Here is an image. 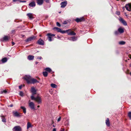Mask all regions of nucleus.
<instances>
[{
    "instance_id": "nucleus-28",
    "label": "nucleus",
    "mask_w": 131,
    "mask_h": 131,
    "mask_svg": "<svg viewBox=\"0 0 131 131\" xmlns=\"http://www.w3.org/2000/svg\"><path fill=\"white\" fill-rule=\"evenodd\" d=\"M45 70L46 71L49 72H50L51 71V69L49 68H46Z\"/></svg>"
},
{
    "instance_id": "nucleus-22",
    "label": "nucleus",
    "mask_w": 131,
    "mask_h": 131,
    "mask_svg": "<svg viewBox=\"0 0 131 131\" xmlns=\"http://www.w3.org/2000/svg\"><path fill=\"white\" fill-rule=\"evenodd\" d=\"M71 31V29H69L67 30H62V34H64L65 33H68V32H69L70 31Z\"/></svg>"
},
{
    "instance_id": "nucleus-61",
    "label": "nucleus",
    "mask_w": 131,
    "mask_h": 131,
    "mask_svg": "<svg viewBox=\"0 0 131 131\" xmlns=\"http://www.w3.org/2000/svg\"><path fill=\"white\" fill-rule=\"evenodd\" d=\"M117 0V1H118L119 0Z\"/></svg>"
},
{
    "instance_id": "nucleus-25",
    "label": "nucleus",
    "mask_w": 131,
    "mask_h": 131,
    "mask_svg": "<svg viewBox=\"0 0 131 131\" xmlns=\"http://www.w3.org/2000/svg\"><path fill=\"white\" fill-rule=\"evenodd\" d=\"M118 31L120 34L122 33L123 32V29L120 27L118 29Z\"/></svg>"
},
{
    "instance_id": "nucleus-8",
    "label": "nucleus",
    "mask_w": 131,
    "mask_h": 131,
    "mask_svg": "<svg viewBox=\"0 0 131 131\" xmlns=\"http://www.w3.org/2000/svg\"><path fill=\"white\" fill-rule=\"evenodd\" d=\"M31 92L32 94V95H33L36 94V90L34 87H32L31 88Z\"/></svg>"
},
{
    "instance_id": "nucleus-38",
    "label": "nucleus",
    "mask_w": 131,
    "mask_h": 131,
    "mask_svg": "<svg viewBox=\"0 0 131 131\" xmlns=\"http://www.w3.org/2000/svg\"><path fill=\"white\" fill-rule=\"evenodd\" d=\"M116 14L118 15H119L120 14V12L119 11H117L116 12Z\"/></svg>"
},
{
    "instance_id": "nucleus-48",
    "label": "nucleus",
    "mask_w": 131,
    "mask_h": 131,
    "mask_svg": "<svg viewBox=\"0 0 131 131\" xmlns=\"http://www.w3.org/2000/svg\"><path fill=\"white\" fill-rule=\"evenodd\" d=\"M128 57L130 58V59H131V54H129L128 55Z\"/></svg>"
},
{
    "instance_id": "nucleus-42",
    "label": "nucleus",
    "mask_w": 131,
    "mask_h": 131,
    "mask_svg": "<svg viewBox=\"0 0 131 131\" xmlns=\"http://www.w3.org/2000/svg\"><path fill=\"white\" fill-rule=\"evenodd\" d=\"M61 117L60 116L59 117L58 119V120H57L58 122H59V121H60L61 120Z\"/></svg>"
},
{
    "instance_id": "nucleus-57",
    "label": "nucleus",
    "mask_w": 131,
    "mask_h": 131,
    "mask_svg": "<svg viewBox=\"0 0 131 131\" xmlns=\"http://www.w3.org/2000/svg\"><path fill=\"white\" fill-rule=\"evenodd\" d=\"M130 66L131 67V63L130 64Z\"/></svg>"
},
{
    "instance_id": "nucleus-45",
    "label": "nucleus",
    "mask_w": 131,
    "mask_h": 131,
    "mask_svg": "<svg viewBox=\"0 0 131 131\" xmlns=\"http://www.w3.org/2000/svg\"><path fill=\"white\" fill-rule=\"evenodd\" d=\"M37 59H42V58L41 57H38L37 58Z\"/></svg>"
},
{
    "instance_id": "nucleus-54",
    "label": "nucleus",
    "mask_w": 131,
    "mask_h": 131,
    "mask_svg": "<svg viewBox=\"0 0 131 131\" xmlns=\"http://www.w3.org/2000/svg\"><path fill=\"white\" fill-rule=\"evenodd\" d=\"M37 107L38 108H39L40 107V106L39 105H38L37 106Z\"/></svg>"
},
{
    "instance_id": "nucleus-16",
    "label": "nucleus",
    "mask_w": 131,
    "mask_h": 131,
    "mask_svg": "<svg viewBox=\"0 0 131 131\" xmlns=\"http://www.w3.org/2000/svg\"><path fill=\"white\" fill-rule=\"evenodd\" d=\"M77 38L74 37H70L69 38V39L71 40L75 41L77 40Z\"/></svg>"
},
{
    "instance_id": "nucleus-59",
    "label": "nucleus",
    "mask_w": 131,
    "mask_h": 131,
    "mask_svg": "<svg viewBox=\"0 0 131 131\" xmlns=\"http://www.w3.org/2000/svg\"><path fill=\"white\" fill-rule=\"evenodd\" d=\"M130 74L131 75V72L130 73Z\"/></svg>"
},
{
    "instance_id": "nucleus-53",
    "label": "nucleus",
    "mask_w": 131,
    "mask_h": 131,
    "mask_svg": "<svg viewBox=\"0 0 131 131\" xmlns=\"http://www.w3.org/2000/svg\"><path fill=\"white\" fill-rule=\"evenodd\" d=\"M13 1L14 2H15L17 1V0H13Z\"/></svg>"
},
{
    "instance_id": "nucleus-18",
    "label": "nucleus",
    "mask_w": 131,
    "mask_h": 131,
    "mask_svg": "<svg viewBox=\"0 0 131 131\" xmlns=\"http://www.w3.org/2000/svg\"><path fill=\"white\" fill-rule=\"evenodd\" d=\"M36 5L35 2H32L29 4V5L30 7H34Z\"/></svg>"
},
{
    "instance_id": "nucleus-39",
    "label": "nucleus",
    "mask_w": 131,
    "mask_h": 131,
    "mask_svg": "<svg viewBox=\"0 0 131 131\" xmlns=\"http://www.w3.org/2000/svg\"><path fill=\"white\" fill-rule=\"evenodd\" d=\"M63 24H67V22L66 21H64L63 23Z\"/></svg>"
},
{
    "instance_id": "nucleus-23",
    "label": "nucleus",
    "mask_w": 131,
    "mask_h": 131,
    "mask_svg": "<svg viewBox=\"0 0 131 131\" xmlns=\"http://www.w3.org/2000/svg\"><path fill=\"white\" fill-rule=\"evenodd\" d=\"M47 36H48V37L52 38V37L54 36L55 35L54 34H52L51 33H48L47 34Z\"/></svg>"
},
{
    "instance_id": "nucleus-50",
    "label": "nucleus",
    "mask_w": 131,
    "mask_h": 131,
    "mask_svg": "<svg viewBox=\"0 0 131 131\" xmlns=\"http://www.w3.org/2000/svg\"><path fill=\"white\" fill-rule=\"evenodd\" d=\"M52 131H56V128H54L53 129Z\"/></svg>"
},
{
    "instance_id": "nucleus-21",
    "label": "nucleus",
    "mask_w": 131,
    "mask_h": 131,
    "mask_svg": "<svg viewBox=\"0 0 131 131\" xmlns=\"http://www.w3.org/2000/svg\"><path fill=\"white\" fill-rule=\"evenodd\" d=\"M106 124L108 126H109L110 125V123L109 121V119L108 118H107L106 121Z\"/></svg>"
},
{
    "instance_id": "nucleus-20",
    "label": "nucleus",
    "mask_w": 131,
    "mask_h": 131,
    "mask_svg": "<svg viewBox=\"0 0 131 131\" xmlns=\"http://www.w3.org/2000/svg\"><path fill=\"white\" fill-rule=\"evenodd\" d=\"M68 35H76V34L73 31H71L68 32Z\"/></svg>"
},
{
    "instance_id": "nucleus-11",
    "label": "nucleus",
    "mask_w": 131,
    "mask_h": 131,
    "mask_svg": "<svg viewBox=\"0 0 131 131\" xmlns=\"http://www.w3.org/2000/svg\"><path fill=\"white\" fill-rule=\"evenodd\" d=\"M13 114L14 116L16 117H19L20 116L19 113L17 111H13Z\"/></svg>"
},
{
    "instance_id": "nucleus-29",
    "label": "nucleus",
    "mask_w": 131,
    "mask_h": 131,
    "mask_svg": "<svg viewBox=\"0 0 131 131\" xmlns=\"http://www.w3.org/2000/svg\"><path fill=\"white\" fill-rule=\"evenodd\" d=\"M43 74L44 76L45 77H47L48 75V73L46 72H43Z\"/></svg>"
},
{
    "instance_id": "nucleus-37",
    "label": "nucleus",
    "mask_w": 131,
    "mask_h": 131,
    "mask_svg": "<svg viewBox=\"0 0 131 131\" xmlns=\"http://www.w3.org/2000/svg\"><path fill=\"white\" fill-rule=\"evenodd\" d=\"M57 26H58V27H60L61 26V25L60 23H58V22H57Z\"/></svg>"
},
{
    "instance_id": "nucleus-52",
    "label": "nucleus",
    "mask_w": 131,
    "mask_h": 131,
    "mask_svg": "<svg viewBox=\"0 0 131 131\" xmlns=\"http://www.w3.org/2000/svg\"><path fill=\"white\" fill-rule=\"evenodd\" d=\"M9 106L10 107H12L13 106V104H11Z\"/></svg>"
},
{
    "instance_id": "nucleus-4",
    "label": "nucleus",
    "mask_w": 131,
    "mask_h": 131,
    "mask_svg": "<svg viewBox=\"0 0 131 131\" xmlns=\"http://www.w3.org/2000/svg\"><path fill=\"white\" fill-rule=\"evenodd\" d=\"M13 131H21V129L19 126H16L13 128Z\"/></svg>"
},
{
    "instance_id": "nucleus-51",
    "label": "nucleus",
    "mask_w": 131,
    "mask_h": 131,
    "mask_svg": "<svg viewBox=\"0 0 131 131\" xmlns=\"http://www.w3.org/2000/svg\"><path fill=\"white\" fill-rule=\"evenodd\" d=\"M12 44L13 45H15V43L14 42H12Z\"/></svg>"
},
{
    "instance_id": "nucleus-10",
    "label": "nucleus",
    "mask_w": 131,
    "mask_h": 131,
    "mask_svg": "<svg viewBox=\"0 0 131 131\" xmlns=\"http://www.w3.org/2000/svg\"><path fill=\"white\" fill-rule=\"evenodd\" d=\"M27 15L30 19H32L34 18L33 15L32 14L28 13L27 14Z\"/></svg>"
},
{
    "instance_id": "nucleus-43",
    "label": "nucleus",
    "mask_w": 131,
    "mask_h": 131,
    "mask_svg": "<svg viewBox=\"0 0 131 131\" xmlns=\"http://www.w3.org/2000/svg\"><path fill=\"white\" fill-rule=\"evenodd\" d=\"M119 44L120 45H123V41H122L119 42Z\"/></svg>"
},
{
    "instance_id": "nucleus-30",
    "label": "nucleus",
    "mask_w": 131,
    "mask_h": 131,
    "mask_svg": "<svg viewBox=\"0 0 131 131\" xmlns=\"http://www.w3.org/2000/svg\"><path fill=\"white\" fill-rule=\"evenodd\" d=\"M2 121L4 122H6V119L3 116H2Z\"/></svg>"
},
{
    "instance_id": "nucleus-2",
    "label": "nucleus",
    "mask_w": 131,
    "mask_h": 131,
    "mask_svg": "<svg viewBox=\"0 0 131 131\" xmlns=\"http://www.w3.org/2000/svg\"><path fill=\"white\" fill-rule=\"evenodd\" d=\"M24 78L26 81L28 83H31V80L32 78H31L30 76H26Z\"/></svg>"
},
{
    "instance_id": "nucleus-9",
    "label": "nucleus",
    "mask_w": 131,
    "mask_h": 131,
    "mask_svg": "<svg viewBox=\"0 0 131 131\" xmlns=\"http://www.w3.org/2000/svg\"><path fill=\"white\" fill-rule=\"evenodd\" d=\"M31 82L30 83H32L34 84L36 83H39V82L36 79L34 78H32L31 80Z\"/></svg>"
},
{
    "instance_id": "nucleus-14",
    "label": "nucleus",
    "mask_w": 131,
    "mask_h": 131,
    "mask_svg": "<svg viewBox=\"0 0 131 131\" xmlns=\"http://www.w3.org/2000/svg\"><path fill=\"white\" fill-rule=\"evenodd\" d=\"M38 44L40 45H44V41L42 39H40L38 41Z\"/></svg>"
},
{
    "instance_id": "nucleus-56",
    "label": "nucleus",
    "mask_w": 131,
    "mask_h": 131,
    "mask_svg": "<svg viewBox=\"0 0 131 131\" xmlns=\"http://www.w3.org/2000/svg\"><path fill=\"white\" fill-rule=\"evenodd\" d=\"M38 63V62H36V64H37Z\"/></svg>"
},
{
    "instance_id": "nucleus-33",
    "label": "nucleus",
    "mask_w": 131,
    "mask_h": 131,
    "mask_svg": "<svg viewBox=\"0 0 131 131\" xmlns=\"http://www.w3.org/2000/svg\"><path fill=\"white\" fill-rule=\"evenodd\" d=\"M119 34H120V33L118 31H116L115 32V34L116 35H119Z\"/></svg>"
},
{
    "instance_id": "nucleus-17",
    "label": "nucleus",
    "mask_w": 131,
    "mask_h": 131,
    "mask_svg": "<svg viewBox=\"0 0 131 131\" xmlns=\"http://www.w3.org/2000/svg\"><path fill=\"white\" fill-rule=\"evenodd\" d=\"M34 58V56L32 55H29L28 57V59L29 60H33Z\"/></svg>"
},
{
    "instance_id": "nucleus-60",
    "label": "nucleus",
    "mask_w": 131,
    "mask_h": 131,
    "mask_svg": "<svg viewBox=\"0 0 131 131\" xmlns=\"http://www.w3.org/2000/svg\"><path fill=\"white\" fill-rule=\"evenodd\" d=\"M123 32H124V30H123Z\"/></svg>"
},
{
    "instance_id": "nucleus-24",
    "label": "nucleus",
    "mask_w": 131,
    "mask_h": 131,
    "mask_svg": "<svg viewBox=\"0 0 131 131\" xmlns=\"http://www.w3.org/2000/svg\"><path fill=\"white\" fill-rule=\"evenodd\" d=\"M7 59L6 58H4L2 59V61L3 63H5L7 61Z\"/></svg>"
},
{
    "instance_id": "nucleus-55",
    "label": "nucleus",
    "mask_w": 131,
    "mask_h": 131,
    "mask_svg": "<svg viewBox=\"0 0 131 131\" xmlns=\"http://www.w3.org/2000/svg\"><path fill=\"white\" fill-rule=\"evenodd\" d=\"M125 43V42L123 41V45Z\"/></svg>"
},
{
    "instance_id": "nucleus-13",
    "label": "nucleus",
    "mask_w": 131,
    "mask_h": 131,
    "mask_svg": "<svg viewBox=\"0 0 131 131\" xmlns=\"http://www.w3.org/2000/svg\"><path fill=\"white\" fill-rule=\"evenodd\" d=\"M53 29L57 30L58 32H60L62 33V31L61 29L59 28L58 27H55L53 28Z\"/></svg>"
},
{
    "instance_id": "nucleus-12",
    "label": "nucleus",
    "mask_w": 131,
    "mask_h": 131,
    "mask_svg": "<svg viewBox=\"0 0 131 131\" xmlns=\"http://www.w3.org/2000/svg\"><path fill=\"white\" fill-rule=\"evenodd\" d=\"M37 3L38 5H41L43 3V0H36Z\"/></svg>"
},
{
    "instance_id": "nucleus-27",
    "label": "nucleus",
    "mask_w": 131,
    "mask_h": 131,
    "mask_svg": "<svg viewBox=\"0 0 131 131\" xmlns=\"http://www.w3.org/2000/svg\"><path fill=\"white\" fill-rule=\"evenodd\" d=\"M51 86L52 88H56L57 87V86L56 85L54 84H51Z\"/></svg>"
},
{
    "instance_id": "nucleus-40",
    "label": "nucleus",
    "mask_w": 131,
    "mask_h": 131,
    "mask_svg": "<svg viewBox=\"0 0 131 131\" xmlns=\"http://www.w3.org/2000/svg\"><path fill=\"white\" fill-rule=\"evenodd\" d=\"M48 39H49V41H51L52 40L51 39V37H48Z\"/></svg>"
},
{
    "instance_id": "nucleus-44",
    "label": "nucleus",
    "mask_w": 131,
    "mask_h": 131,
    "mask_svg": "<svg viewBox=\"0 0 131 131\" xmlns=\"http://www.w3.org/2000/svg\"><path fill=\"white\" fill-rule=\"evenodd\" d=\"M19 1L20 2H23V3H25L26 2V1Z\"/></svg>"
},
{
    "instance_id": "nucleus-1",
    "label": "nucleus",
    "mask_w": 131,
    "mask_h": 131,
    "mask_svg": "<svg viewBox=\"0 0 131 131\" xmlns=\"http://www.w3.org/2000/svg\"><path fill=\"white\" fill-rule=\"evenodd\" d=\"M31 98L32 100L35 101L38 104H40L42 103V99L41 97L39 95H37L36 97H35L33 95H32L31 96Z\"/></svg>"
},
{
    "instance_id": "nucleus-3",
    "label": "nucleus",
    "mask_w": 131,
    "mask_h": 131,
    "mask_svg": "<svg viewBox=\"0 0 131 131\" xmlns=\"http://www.w3.org/2000/svg\"><path fill=\"white\" fill-rule=\"evenodd\" d=\"M36 38V37L34 36H31L27 38L26 40H25L26 42H28L29 41H30L32 40H34Z\"/></svg>"
},
{
    "instance_id": "nucleus-5",
    "label": "nucleus",
    "mask_w": 131,
    "mask_h": 131,
    "mask_svg": "<svg viewBox=\"0 0 131 131\" xmlns=\"http://www.w3.org/2000/svg\"><path fill=\"white\" fill-rule=\"evenodd\" d=\"M28 104L29 106L31 109L35 110V105L33 102H29Z\"/></svg>"
},
{
    "instance_id": "nucleus-46",
    "label": "nucleus",
    "mask_w": 131,
    "mask_h": 131,
    "mask_svg": "<svg viewBox=\"0 0 131 131\" xmlns=\"http://www.w3.org/2000/svg\"><path fill=\"white\" fill-rule=\"evenodd\" d=\"M23 111L24 113L25 114L26 113V108L25 109L23 110Z\"/></svg>"
},
{
    "instance_id": "nucleus-19",
    "label": "nucleus",
    "mask_w": 131,
    "mask_h": 131,
    "mask_svg": "<svg viewBox=\"0 0 131 131\" xmlns=\"http://www.w3.org/2000/svg\"><path fill=\"white\" fill-rule=\"evenodd\" d=\"M33 126H32L31 124L29 122H28L27 123V129H28L30 127H32Z\"/></svg>"
},
{
    "instance_id": "nucleus-31",
    "label": "nucleus",
    "mask_w": 131,
    "mask_h": 131,
    "mask_svg": "<svg viewBox=\"0 0 131 131\" xmlns=\"http://www.w3.org/2000/svg\"><path fill=\"white\" fill-rule=\"evenodd\" d=\"M123 25L127 26V23L124 20H123Z\"/></svg>"
},
{
    "instance_id": "nucleus-15",
    "label": "nucleus",
    "mask_w": 131,
    "mask_h": 131,
    "mask_svg": "<svg viewBox=\"0 0 131 131\" xmlns=\"http://www.w3.org/2000/svg\"><path fill=\"white\" fill-rule=\"evenodd\" d=\"M83 20V19L82 18H77L75 20L77 23L82 21Z\"/></svg>"
},
{
    "instance_id": "nucleus-35",
    "label": "nucleus",
    "mask_w": 131,
    "mask_h": 131,
    "mask_svg": "<svg viewBox=\"0 0 131 131\" xmlns=\"http://www.w3.org/2000/svg\"><path fill=\"white\" fill-rule=\"evenodd\" d=\"M19 95L21 96L23 95V93L22 92H20L19 93Z\"/></svg>"
},
{
    "instance_id": "nucleus-26",
    "label": "nucleus",
    "mask_w": 131,
    "mask_h": 131,
    "mask_svg": "<svg viewBox=\"0 0 131 131\" xmlns=\"http://www.w3.org/2000/svg\"><path fill=\"white\" fill-rule=\"evenodd\" d=\"M9 39L8 37L7 36H5L3 38V40L7 41Z\"/></svg>"
},
{
    "instance_id": "nucleus-47",
    "label": "nucleus",
    "mask_w": 131,
    "mask_h": 131,
    "mask_svg": "<svg viewBox=\"0 0 131 131\" xmlns=\"http://www.w3.org/2000/svg\"><path fill=\"white\" fill-rule=\"evenodd\" d=\"M22 87V85L19 86V89H21V88Z\"/></svg>"
},
{
    "instance_id": "nucleus-49",
    "label": "nucleus",
    "mask_w": 131,
    "mask_h": 131,
    "mask_svg": "<svg viewBox=\"0 0 131 131\" xmlns=\"http://www.w3.org/2000/svg\"><path fill=\"white\" fill-rule=\"evenodd\" d=\"M45 2L47 3H48L49 2V0H45Z\"/></svg>"
},
{
    "instance_id": "nucleus-34",
    "label": "nucleus",
    "mask_w": 131,
    "mask_h": 131,
    "mask_svg": "<svg viewBox=\"0 0 131 131\" xmlns=\"http://www.w3.org/2000/svg\"><path fill=\"white\" fill-rule=\"evenodd\" d=\"M128 116L129 118L131 119V112H129L128 113Z\"/></svg>"
},
{
    "instance_id": "nucleus-32",
    "label": "nucleus",
    "mask_w": 131,
    "mask_h": 131,
    "mask_svg": "<svg viewBox=\"0 0 131 131\" xmlns=\"http://www.w3.org/2000/svg\"><path fill=\"white\" fill-rule=\"evenodd\" d=\"M7 92V91L6 90H4L1 91V93H6Z\"/></svg>"
},
{
    "instance_id": "nucleus-36",
    "label": "nucleus",
    "mask_w": 131,
    "mask_h": 131,
    "mask_svg": "<svg viewBox=\"0 0 131 131\" xmlns=\"http://www.w3.org/2000/svg\"><path fill=\"white\" fill-rule=\"evenodd\" d=\"M119 20L122 23H123V19L122 18H120L119 19Z\"/></svg>"
},
{
    "instance_id": "nucleus-7",
    "label": "nucleus",
    "mask_w": 131,
    "mask_h": 131,
    "mask_svg": "<svg viewBox=\"0 0 131 131\" xmlns=\"http://www.w3.org/2000/svg\"><path fill=\"white\" fill-rule=\"evenodd\" d=\"M67 4V2L66 1H64L61 3V8H64L66 5Z\"/></svg>"
},
{
    "instance_id": "nucleus-41",
    "label": "nucleus",
    "mask_w": 131,
    "mask_h": 131,
    "mask_svg": "<svg viewBox=\"0 0 131 131\" xmlns=\"http://www.w3.org/2000/svg\"><path fill=\"white\" fill-rule=\"evenodd\" d=\"M20 108L23 110L25 109L26 108L24 107L23 106H21Z\"/></svg>"
},
{
    "instance_id": "nucleus-6",
    "label": "nucleus",
    "mask_w": 131,
    "mask_h": 131,
    "mask_svg": "<svg viewBox=\"0 0 131 131\" xmlns=\"http://www.w3.org/2000/svg\"><path fill=\"white\" fill-rule=\"evenodd\" d=\"M125 8L127 10L131 11V3L126 4L125 6Z\"/></svg>"
},
{
    "instance_id": "nucleus-58",
    "label": "nucleus",
    "mask_w": 131,
    "mask_h": 131,
    "mask_svg": "<svg viewBox=\"0 0 131 131\" xmlns=\"http://www.w3.org/2000/svg\"><path fill=\"white\" fill-rule=\"evenodd\" d=\"M53 127H55V126H54V125H53Z\"/></svg>"
}]
</instances>
